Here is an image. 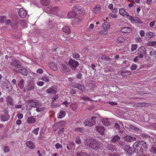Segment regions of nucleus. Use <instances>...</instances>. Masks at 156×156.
<instances>
[{"label": "nucleus", "mask_w": 156, "mask_h": 156, "mask_svg": "<svg viewBox=\"0 0 156 156\" xmlns=\"http://www.w3.org/2000/svg\"><path fill=\"white\" fill-rule=\"evenodd\" d=\"M84 144L86 148H91L95 150H101L102 148L101 143L93 138H87L84 139Z\"/></svg>", "instance_id": "nucleus-1"}, {"label": "nucleus", "mask_w": 156, "mask_h": 156, "mask_svg": "<svg viewBox=\"0 0 156 156\" xmlns=\"http://www.w3.org/2000/svg\"><path fill=\"white\" fill-rule=\"evenodd\" d=\"M12 61L10 62L11 64V67L14 71L17 73L20 72L25 76L27 75L28 71L25 68L21 69L22 66L20 62L14 58L12 59Z\"/></svg>", "instance_id": "nucleus-2"}, {"label": "nucleus", "mask_w": 156, "mask_h": 156, "mask_svg": "<svg viewBox=\"0 0 156 156\" xmlns=\"http://www.w3.org/2000/svg\"><path fill=\"white\" fill-rule=\"evenodd\" d=\"M133 147L134 149V152L139 154H141L147 149V144L144 141L135 142L133 144Z\"/></svg>", "instance_id": "nucleus-3"}, {"label": "nucleus", "mask_w": 156, "mask_h": 156, "mask_svg": "<svg viewBox=\"0 0 156 156\" xmlns=\"http://www.w3.org/2000/svg\"><path fill=\"white\" fill-rule=\"evenodd\" d=\"M61 8L60 7L50 6L47 7L46 11L48 13H51L56 15H58L61 11Z\"/></svg>", "instance_id": "nucleus-4"}, {"label": "nucleus", "mask_w": 156, "mask_h": 156, "mask_svg": "<svg viewBox=\"0 0 156 156\" xmlns=\"http://www.w3.org/2000/svg\"><path fill=\"white\" fill-rule=\"evenodd\" d=\"M96 117H92L88 120L84 122V124L85 126H92L95 125L96 121Z\"/></svg>", "instance_id": "nucleus-5"}, {"label": "nucleus", "mask_w": 156, "mask_h": 156, "mask_svg": "<svg viewBox=\"0 0 156 156\" xmlns=\"http://www.w3.org/2000/svg\"><path fill=\"white\" fill-rule=\"evenodd\" d=\"M18 13L20 17L23 18L27 16V12L26 10L22 8L19 9Z\"/></svg>", "instance_id": "nucleus-6"}, {"label": "nucleus", "mask_w": 156, "mask_h": 156, "mask_svg": "<svg viewBox=\"0 0 156 156\" xmlns=\"http://www.w3.org/2000/svg\"><path fill=\"white\" fill-rule=\"evenodd\" d=\"M96 129L97 131L100 133L101 135H102L104 134L105 130V128L104 127L100 124H98L96 126Z\"/></svg>", "instance_id": "nucleus-7"}, {"label": "nucleus", "mask_w": 156, "mask_h": 156, "mask_svg": "<svg viewBox=\"0 0 156 156\" xmlns=\"http://www.w3.org/2000/svg\"><path fill=\"white\" fill-rule=\"evenodd\" d=\"M69 64L71 67L76 68L79 65V63L76 61L72 59H70L69 62Z\"/></svg>", "instance_id": "nucleus-8"}, {"label": "nucleus", "mask_w": 156, "mask_h": 156, "mask_svg": "<svg viewBox=\"0 0 156 156\" xmlns=\"http://www.w3.org/2000/svg\"><path fill=\"white\" fill-rule=\"evenodd\" d=\"M30 102L31 103V106L33 107L36 108L39 106L41 105V104L39 101L36 100H31L30 101Z\"/></svg>", "instance_id": "nucleus-9"}, {"label": "nucleus", "mask_w": 156, "mask_h": 156, "mask_svg": "<svg viewBox=\"0 0 156 156\" xmlns=\"http://www.w3.org/2000/svg\"><path fill=\"white\" fill-rule=\"evenodd\" d=\"M56 91L57 90L56 86H53L47 89L46 91L48 94H55L57 92Z\"/></svg>", "instance_id": "nucleus-10"}, {"label": "nucleus", "mask_w": 156, "mask_h": 156, "mask_svg": "<svg viewBox=\"0 0 156 156\" xmlns=\"http://www.w3.org/2000/svg\"><path fill=\"white\" fill-rule=\"evenodd\" d=\"M119 11V14L124 17H127L129 16V14L123 8L120 9Z\"/></svg>", "instance_id": "nucleus-11"}, {"label": "nucleus", "mask_w": 156, "mask_h": 156, "mask_svg": "<svg viewBox=\"0 0 156 156\" xmlns=\"http://www.w3.org/2000/svg\"><path fill=\"white\" fill-rule=\"evenodd\" d=\"M155 35V34L154 32L148 31L146 33L145 38L147 40H149L153 37Z\"/></svg>", "instance_id": "nucleus-12"}, {"label": "nucleus", "mask_w": 156, "mask_h": 156, "mask_svg": "<svg viewBox=\"0 0 156 156\" xmlns=\"http://www.w3.org/2000/svg\"><path fill=\"white\" fill-rule=\"evenodd\" d=\"M112 120L111 119L105 118L102 119V123L106 126H108L111 125Z\"/></svg>", "instance_id": "nucleus-13"}, {"label": "nucleus", "mask_w": 156, "mask_h": 156, "mask_svg": "<svg viewBox=\"0 0 156 156\" xmlns=\"http://www.w3.org/2000/svg\"><path fill=\"white\" fill-rule=\"evenodd\" d=\"M78 9L77 6L74 7V12H70L68 14V17L69 18H72L75 16V14L77 12L76 10V9Z\"/></svg>", "instance_id": "nucleus-14"}, {"label": "nucleus", "mask_w": 156, "mask_h": 156, "mask_svg": "<svg viewBox=\"0 0 156 156\" xmlns=\"http://www.w3.org/2000/svg\"><path fill=\"white\" fill-rule=\"evenodd\" d=\"M26 146L31 149H33L35 148V145L33 142L31 141H27L26 143Z\"/></svg>", "instance_id": "nucleus-15"}, {"label": "nucleus", "mask_w": 156, "mask_h": 156, "mask_svg": "<svg viewBox=\"0 0 156 156\" xmlns=\"http://www.w3.org/2000/svg\"><path fill=\"white\" fill-rule=\"evenodd\" d=\"M9 117L8 113H4L3 114L1 115V120L3 121H5L8 120L9 119Z\"/></svg>", "instance_id": "nucleus-16"}, {"label": "nucleus", "mask_w": 156, "mask_h": 156, "mask_svg": "<svg viewBox=\"0 0 156 156\" xmlns=\"http://www.w3.org/2000/svg\"><path fill=\"white\" fill-rule=\"evenodd\" d=\"M48 66L53 70L56 71L57 70V67L55 63H54L53 62H51L49 63Z\"/></svg>", "instance_id": "nucleus-17"}, {"label": "nucleus", "mask_w": 156, "mask_h": 156, "mask_svg": "<svg viewBox=\"0 0 156 156\" xmlns=\"http://www.w3.org/2000/svg\"><path fill=\"white\" fill-rule=\"evenodd\" d=\"M124 139L125 140L129 142L136 140V138L135 137L128 135L125 136L124 137Z\"/></svg>", "instance_id": "nucleus-18"}, {"label": "nucleus", "mask_w": 156, "mask_h": 156, "mask_svg": "<svg viewBox=\"0 0 156 156\" xmlns=\"http://www.w3.org/2000/svg\"><path fill=\"white\" fill-rule=\"evenodd\" d=\"M131 30V28L128 27H122L121 29L122 32L126 33H129Z\"/></svg>", "instance_id": "nucleus-19"}, {"label": "nucleus", "mask_w": 156, "mask_h": 156, "mask_svg": "<svg viewBox=\"0 0 156 156\" xmlns=\"http://www.w3.org/2000/svg\"><path fill=\"white\" fill-rule=\"evenodd\" d=\"M101 9V8L100 5H97L94 9V12L95 13H99Z\"/></svg>", "instance_id": "nucleus-20"}, {"label": "nucleus", "mask_w": 156, "mask_h": 156, "mask_svg": "<svg viewBox=\"0 0 156 156\" xmlns=\"http://www.w3.org/2000/svg\"><path fill=\"white\" fill-rule=\"evenodd\" d=\"M9 84V82L7 80H2L0 81V85L3 88H4V87H5V84L7 85Z\"/></svg>", "instance_id": "nucleus-21"}, {"label": "nucleus", "mask_w": 156, "mask_h": 156, "mask_svg": "<svg viewBox=\"0 0 156 156\" xmlns=\"http://www.w3.org/2000/svg\"><path fill=\"white\" fill-rule=\"evenodd\" d=\"M75 131L77 132L79 134L81 135L84 132V129L83 128L79 127L76 128Z\"/></svg>", "instance_id": "nucleus-22"}, {"label": "nucleus", "mask_w": 156, "mask_h": 156, "mask_svg": "<svg viewBox=\"0 0 156 156\" xmlns=\"http://www.w3.org/2000/svg\"><path fill=\"white\" fill-rule=\"evenodd\" d=\"M66 115V112L65 111H60L58 116V119H62Z\"/></svg>", "instance_id": "nucleus-23"}, {"label": "nucleus", "mask_w": 156, "mask_h": 156, "mask_svg": "<svg viewBox=\"0 0 156 156\" xmlns=\"http://www.w3.org/2000/svg\"><path fill=\"white\" fill-rule=\"evenodd\" d=\"M7 104L9 105H12L13 104V99L10 96H8L6 98Z\"/></svg>", "instance_id": "nucleus-24"}, {"label": "nucleus", "mask_w": 156, "mask_h": 156, "mask_svg": "<svg viewBox=\"0 0 156 156\" xmlns=\"http://www.w3.org/2000/svg\"><path fill=\"white\" fill-rule=\"evenodd\" d=\"M121 74L122 76L126 77L130 75L131 73L129 71H122L121 72Z\"/></svg>", "instance_id": "nucleus-25"}, {"label": "nucleus", "mask_w": 156, "mask_h": 156, "mask_svg": "<svg viewBox=\"0 0 156 156\" xmlns=\"http://www.w3.org/2000/svg\"><path fill=\"white\" fill-rule=\"evenodd\" d=\"M41 4L43 6H47L50 4V0H40Z\"/></svg>", "instance_id": "nucleus-26"}, {"label": "nucleus", "mask_w": 156, "mask_h": 156, "mask_svg": "<svg viewBox=\"0 0 156 156\" xmlns=\"http://www.w3.org/2000/svg\"><path fill=\"white\" fill-rule=\"evenodd\" d=\"M74 86L75 87L83 91L84 92L85 90H84V87L82 86L81 85L78 84V83H76L74 85Z\"/></svg>", "instance_id": "nucleus-27"}, {"label": "nucleus", "mask_w": 156, "mask_h": 156, "mask_svg": "<svg viewBox=\"0 0 156 156\" xmlns=\"http://www.w3.org/2000/svg\"><path fill=\"white\" fill-rule=\"evenodd\" d=\"M62 30L66 34H69L70 33V30L68 26H65L62 28Z\"/></svg>", "instance_id": "nucleus-28"}, {"label": "nucleus", "mask_w": 156, "mask_h": 156, "mask_svg": "<svg viewBox=\"0 0 156 156\" xmlns=\"http://www.w3.org/2000/svg\"><path fill=\"white\" fill-rule=\"evenodd\" d=\"M156 44V42L154 41H149L147 43V45L148 46H154Z\"/></svg>", "instance_id": "nucleus-29"}, {"label": "nucleus", "mask_w": 156, "mask_h": 156, "mask_svg": "<svg viewBox=\"0 0 156 156\" xmlns=\"http://www.w3.org/2000/svg\"><path fill=\"white\" fill-rule=\"evenodd\" d=\"M108 148L109 150L112 151H117L115 145H113L112 144H109L108 146Z\"/></svg>", "instance_id": "nucleus-30"}, {"label": "nucleus", "mask_w": 156, "mask_h": 156, "mask_svg": "<svg viewBox=\"0 0 156 156\" xmlns=\"http://www.w3.org/2000/svg\"><path fill=\"white\" fill-rule=\"evenodd\" d=\"M27 120L29 123L32 124L36 122V119L33 117H30Z\"/></svg>", "instance_id": "nucleus-31"}, {"label": "nucleus", "mask_w": 156, "mask_h": 156, "mask_svg": "<svg viewBox=\"0 0 156 156\" xmlns=\"http://www.w3.org/2000/svg\"><path fill=\"white\" fill-rule=\"evenodd\" d=\"M19 23L23 27H26L27 26V22L26 20H21Z\"/></svg>", "instance_id": "nucleus-32"}, {"label": "nucleus", "mask_w": 156, "mask_h": 156, "mask_svg": "<svg viewBox=\"0 0 156 156\" xmlns=\"http://www.w3.org/2000/svg\"><path fill=\"white\" fill-rule=\"evenodd\" d=\"M102 27L104 29H108L110 27L108 23L105 22L102 24Z\"/></svg>", "instance_id": "nucleus-33"}, {"label": "nucleus", "mask_w": 156, "mask_h": 156, "mask_svg": "<svg viewBox=\"0 0 156 156\" xmlns=\"http://www.w3.org/2000/svg\"><path fill=\"white\" fill-rule=\"evenodd\" d=\"M120 139V137L118 135H116L113 137L112 139V141L114 143H115L117 141H118Z\"/></svg>", "instance_id": "nucleus-34"}, {"label": "nucleus", "mask_w": 156, "mask_h": 156, "mask_svg": "<svg viewBox=\"0 0 156 156\" xmlns=\"http://www.w3.org/2000/svg\"><path fill=\"white\" fill-rule=\"evenodd\" d=\"M45 108L44 107L42 106L41 104V105L36 108V111L38 112H41L44 110Z\"/></svg>", "instance_id": "nucleus-35"}, {"label": "nucleus", "mask_w": 156, "mask_h": 156, "mask_svg": "<svg viewBox=\"0 0 156 156\" xmlns=\"http://www.w3.org/2000/svg\"><path fill=\"white\" fill-rule=\"evenodd\" d=\"M24 83L25 82L23 79L19 81L18 85L21 89H22L23 87Z\"/></svg>", "instance_id": "nucleus-36"}, {"label": "nucleus", "mask_w": 156, "mask_h": 156, "mask_svg": "<svg viewBox=\"0 0 156 156\" xmlns=\"http://www.w3.org/2000/svg\"><path fill=\"white\" fill-rule=\"evenodd\" d=\"M136 23L141 24L142 23V21L138 17H135L134 23Z\"/></svg>", "instance_id": "nucleus-37"}, {"label": "nucleus", "mask_w": 156, "mask_h": 156, "mask_svg": "<svg viewBox=\"0 0 156 156\" xmlns=\"http://www.w3.org/2000/svg\"><path fill=\"white\" fill-rule=\"evenodd\" d=\"M150 152L152 153L156 154V145H154L151 147Z\"/></svg>", "instance_id": "nucleus-38"}, {"label": "nucleus", "mask_w": 156, "mask_h": 156, "mask_svg": "<svg viewBox=\"0 0 156 156\" xmlns=\"http://www.w3.org/2000/svg\"><path fill=\"white\" fill-rule=\"evenodd\" d=\"M126 151L129 154L132 155L134 153V151L133 150V149L130 147Z\"/></svg>", "instance_id": "nucleus-39"}, {"label": "nucleus", "mask_w": 156, "mask_h": 156, "mask_svg": "<svg viewBox=\"0 0 156 156\" xmlns=\"http://www.w3.org/2000/svg\"><path fill=\"white\" fill-rule=\"evenodd\" d=\"M61 69L63 72H65L67 69L66 65L65 64H62L61 66Z\"/></svg>", "instance_id": "nucleus-40"}, {"label": "nucleus", "mask_w": 156, "mask_h": 156, "mask_svg": "<svg viewBox=\"0 0 156 156\" xmlns=\"http://www.w3.org/2000/svg\"><path fill=\"white\" fill-rule=\"evenodd\" d=\"M137 48V45L136 44H132L131 45V50L133 51H135Z\"/></svg>", "instance_id": "nucleus-41"}, {"label": "nucleus", "mask_w": 156, "mask_h": 156, "mask_svg": "<svg viewBox=\"0 0 156 156\" xmlns=\"http://www.w3.org/2000/svg\"><path fill=\"white\" fill-rule=\"evenodd\" d=\"M55 147L57 149H62V144L59 143H56L55 144Z\"/></svg>", "instance_id": "nucleus-42"}, {"label": "nucleus", "mask_w": 156, "mask_h": 156, "mask_svg": "<svg viewBox=\"0 0 156 156\" xmlns=\"http://www.w3.org/2000/svg\"><path fill=\"white\" fill-rule=\"evenodd\" d=\"M39 130V128L37 127L32 130V132L35 135H37L38 134V132Z\"/></svg>", "instance_id": "nucleus-43"}, {"label": "nucleus", "mask_w": 156, "mask_h": 156, "mask_svg": "<svg viewBox=\"0 0 156 156\" xmlns=\"http://www.w3.org/2000/svg\"><path fill=\"white\" fill-rule=\"evenodd\" d=\"M149 104L148 103H139L137 106L141 107L147 106L149 105Z\"/></svg>", "instance_id": "nucleus-44"}, {"label": "nucleus", "mask_w": 156, "mask_h": 156, "mask_svg": "<svg viewBox=\"0 0 156 156\" xmlns=\"http://www.w3.org/2000/svg\"><path fill=\"white\" fill-rule=\"evenodd\" d=\"M78 11H79L78 12V13H79V14L81 13L82 14H84L85 12L84 9V8L79 9Z\"/></svg>", "instance_id": "nucleus-45"}, {"label": "nucleus", "mask_w": 156, "mask_h": 156, "mask_svg": "<svg viewBox=\"0 0 156 156\" xmlns=\"http://www.w3.org/2000/svg\"><path fill=\"white\" fill-rule=\"evenodd\" d=\"M119 145L122 148L123 147H124L125 145L126 144L125 142L122 141L121 140H119L118 142Z\"/></svg>", "instance_id": "nucleus-46"}, {"label": "nucleus", "mask_w": 156, "mask_h": 156, "mask_svg": "<svg viewBox=\"0 0 156 156\" xmlns=\"http://www.w3.org/2000/svg\"><path fill=\"white\" fill-rule=\"evenodd\" d=\"M101 58L102 59H105L109 61L111 58L108 56L105 55H103L101 57Z\"/></svg>", "instance_id": "nucleus-47"}, {"label": "nucleus", "mask_w": 156, "mask_h": 156, "mask_svg": "<svg viewBox=\"0 0 156 156\" xmlns=\"http://www.w3.org/2000/svg\"><path fill=\"white\" fill-rule=\"evenodd\" d=\"M117 41L119 42V43H121L124 41L125 39L122 36H120L118 38Z\"/></svg>", "instance_id": "nucleus-48"}, {"label": "nucleus", "mask_w": 156, "mask_h": 156, "mask_svg": "<svg viewBox=\"0 0 156 156\" xmlns=\"http://www.w3.org/2000/svg\"><path fill=\"white\" fill-rule=\"evenodd\" d=\"M4 153L8 152L9 151V149L8 146H5L3 149Z\"/></svg>", "instance_id": "nucleus-49"}, {"label": "nucleus", "mask_w": 156, "mask_h": 156, "mask_svg": "<svg viewBox=\"0 0 156 156\" xmlns=\"http://www.w3.org/2000/svg\"><path fill=\"white\" fill-rule=\"evenodd\" d=\"M81 98L82 100H83L84 101H90V100L89 98L84 96H83V97H81Z\"/></svg>", "instance_id": "nucleus-50"}, {"label": "nucleus", "mask_w": 156, "mask_h": 156, "mask_svg": "<svg viewBox=\"0 0 156 156\" xmlns=\"http://www.w3.org/2000/svg\"><path fill=\"white\" fill-rule=\"evenodd\" d=\"M41 80L44 81L48 82L49 81V79L48 77L47 76H44L41 78Z\"/></svg>", "instance_id": "nucleus-51"}, {"label": "nucleus", "mask_w": 156, "mask_h": 156, "mask_svg": "<svg viewBox=\"0 0 156 156\" xmlns=\"http://www.w3.org/2000/svg\"><path fill=\"white\" fill-rule=\"evenodd\" d=\"M75 142L78 144H80L81 143V141L80 139V137H77L76 139Z\"/></svg>", "instance_id": "nucleus-52"}, {"label": "nucleus", "mask_w": 156, "mask_h": 156, "mask_svg": "<svg viewBox=\"0 0 156 156\" xmlns=\"http://www.w3.org/2000/svg\"><path fill=\"white\" fill-rule=\"evenodd\" d=\"M6 19V17L5 16H0V22L3 23L4 22Z\"/></svg>", "instance_id": "nucleus-53"}, {"label": "nucleus", "mask_w": 156, "mask_h": 156, "mask_svg": "<svg viewBox=\"0 0 156 156\" xmlns=\"http://www.w3.org/2000/svg\"><path fill=\"white\" fill-rule=\"evenodd\" d=\"M35 87L34 85H29L27 88V90H32L34 89Z\"/></svg>", "instance_id": "nucleus-54"}, {"label": "nucleus", "mask_w": 156, "mask_h": 156, "mask_svg": "<svg viewBox=\"0 0 156 156\" xmlns=\"http://www.w3.org/2000/svg\"><path fill=\"white\" fill-rule=\"evenodd\" d=\"M137 68V66L136 64H133L131 66V69L132 70H135Z\"/></svg>", "instance_id": "nucleus-55"}, {"label": "nucleus", "mask_w": 156, "mask_h": 156, "mask_svg": "<svg viewBox=\"0 0 156 156\" xmlns=\"http://www.w3.org/2000/svg\"><path fill=\"white\" fill-rule=\"evenodd\" d=\"M108 31L106 29H104L100 31V33L101 34H106L108 33Z\"/></svg>", "instance_id": "nucleus-56"}, {"label": "nucleus", "mask_w": 156, "mask_h": 156, "mask_svg": "<svg viewBox=\"0 0 156 156\" xmlns=\"http://www.w3.org/2000/svg\"><path fill=\"white\" fill-rule=\"evenodd\" d=\"M128 17H129V20H130L132 23H134V18H135V16H129Z\"/></svg>", "instance_id": "nucleus-57"}, {"label": "nucleus", "mask_w": 156, "mask_h": 156, "mask_svg": "<svg viewBox=\"0 0 156 156\" xmlns=\"http://www.w3.org/2000/svg\"><path fill=\"white\" fill-rule=\"evenodd\" d=\"M130 147L129 146L126 145V144L124 146V147H123L122 148L123 149H124L126 151L127 150H128L129 148Z\"/></svg>", "instance_id": "nucleus-58"}, {"label": "nucleus", "mask_w": 156, "mask_h": 156, "mask_svg": "<svg viewBox=\"0 0 156 156\" xmlns=\"http://www.w3.org/2000/svg\"><path fill=\"white\" fill-rule=\"evenodd\" d=\"M140 34L141 37H143L145 34V32L143 30H141L140 32Z\"/></svg>", "instance_id": "nucleus-59"}, {"label": "nucleus", "mask_w": 156, "mask_h": 156, "mask_svg": "<svg viewBox=\"0 0 156 156\" xmlns=\"http://www.w3.org/2000/svg\"><path fill=\"white\" fill-rule=\"evenodd\" d=\"M110 17L111 18H116L117 17V15L115 14L110 13Z\"/></svg>", "instance_id": "nucleus-60"}, {"label": "nucleus", "mask_w": 156, "mask_h": 156, "mask_svg": "<svg viewBox=\"0 0 156 156\" xmlns=\"http://www.w3.org/2000/svg\"><path fill=\"white\" fill-rule=\"evenodd\" d=\"M155 22L156 21L155 20H154L153 21L151 22L149 24L150 26L151 27H153L154 25Z\"/></svg>", "instance_id": "nucleus-61"}, {"label": "nucleus", "mask_w": 156, "mask_h": 156, "mask_svg": "<svg viewBox=\"0 0 156 156\" xmlns=\"http://www.w3.org/2000/svg\"><path fill=\"white\" fill-rule=\"evenodd\" d=\"M58 98V95H55L52 98V102H55L56 100Z\"/></svg>", "instance_id": "nucleus-62"}, {"label": "nucleus", "mask_w": 156, "mask_h": 156, "mask_svg": "<svg viewBox=\"0 0 156 156\" xmlns=\"http://www.w3.org/2000/svg\"><path fill=\"white\" fill-rule=\"evenodd\" d=\"M17 116L18 118L19 119H21L23 118V114L20 113L17 114Z\"/></svg>", "instance_id": "nucleus-63"}, {"label": "nucleus", "mask_w": 156, "mask_h": 156, "mask_svg": "<svg viewBox=\"0 0 156 156\" xmlns=\"http://www.w3.org/2000/svg\"><path fill=\"white\" fill-rule=\"evenodd\" d=\"M64 130L63 128H61L58 131V133L59 134H60L63 133V132Z\"/></svg>", "instance_id": "nucleus-64"}]
</instances>
